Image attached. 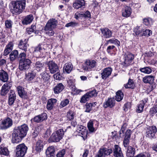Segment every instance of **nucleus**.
Instances as JSON below:
<instances>
[{
  "instance_id": "obj_1",
  "label": "nucleus",
  "mask_w": 157,
  "mask_h": 157,
  "mask_svg": "<svg viewBox=\"0 0 157 157\" xmlns=\"http://www.w3.org/2000/svg\"><path fill=\"white\" fill-rule=\"evenodd\" d=\"M29 128L26 124H23L16 127L12 134V142L13 143L20 142L22 138L26 135Z\"/></svg>"
},
{
  "instance_id": "obj_2",
  "label": "nucleus",
  "mask_w": 157,
  "mask_h": 157,
  "mask_svg": "<svg viewBox=\"0 0 157 157\" xmlns=\"http://www.w3.org/2000/svg\"><path fill=\"white\" fill-rule=\"evenodd\" d=\"M25 2L24 0L12 1L10 4V11L13 14H19L25 9Z\"/></svg>"
},
{
  "instance_id": "obj_3",
  "label": "nucleus",
  "mask_w": 157,
  "mask_h": 157,
  "mask_svg": "<svg viewBox=\"0 0 157 157\" xmlns=\"http://www.w3.org/2000/svg\"><path fill=\"white\" fill-rule=\"evenodd\" d=\"M28 148L24 144H21L17 146L15 150L16 157H23L26 153Z\"/></svg>"
},
{
  "instance_id": "obj_4",
  "label": "nucleus",
  "mask_w": 157,
  "mask_h": 157,
  "mask_svg": "<svg viewBox=\"0 0 157 157\" xmlns=\"http://www.w3.org/2000/svg\"><path fill=\"white\" fill-rule=\"evenodd\" d=\"M64 135V131L60 129L53 133L50 138V140L54 142H58L61 140Z\"/></svg>"
},
{
  "instance_id": "obj_5",
  "label": "nucleus",
  "mask_w": 157,
  "mask_h": 157,
  "mask_svg": "<svg viewBox=\"0 0 157 157\" xmlns=\"http://www.w3.org/2000/svg\"><path fill=\"white\" fill-rule=\"evenodd\" d=\"M33 53L36 57H40L42 58L44 57L47 55V52L45 49L42 48L40 44L35 48Z\"/></svg>"
},
{
  "instance_id": "obj_6",
  "label": "nucleus",
  "mask_w": 157,
  "mask_h": 157,
  "mask_svg": "<svg viewBox=\"0 0 157 157\" xmlns=\"http://www.w3.org/2000/svg\"><path fill=\"white\" fill-rule=\"evenodd\" d=\"M12 119L7 117L3 120L0 124V128L2 129H6L11 127L13 125Z\"/></svg>"
},
{
  "instance_id": "obj_7",
  "label": "nucleus",
  "mask_w": 157,
  "mask_h": 157,
  "mask_svg": "<svg viewBox=\"0 0 157 157\" xmlns=\"http://www.w3.org/2000/svg\"><path fill=\"white\" fill-rule=\"evenodd\" d=\"M96 62L93 60H87L84 63L82 66L83 69L85 71H89L95 67Z\"/></svg>"
},
{
  "instance_id": "obj_8",
  "label": "nucleus",
  "mask_w": 157,
  "mask_h": 157,
  "mask_svg": "<svg viewBox=\"0 0 157 157\" xmlns=\"http://www.w3.org/2000/svg\"><path fill=\"white\" fill-rule=\"evenodd\" d=\"M124 56V61L122 64L124 66L127 67L131 64L134 59V56L133 54L130 52L125 53Z\"/></svg>"
},
{
  "instance_id": "obj_9",
  "label": "nucleus",
  "mask_w": 157,
  "mask_h": 157,
  "mask_svg": "<svg viewBox=\"0 0 157 157\" xmlns=\"http://www.w3.org/2000/svg\"><path fill=\"white\" fill-rule=\"evenodd\" d=\"M112 152V150L111 148H100L98 153L96 155L95 157H105V155H109Z\"/></svg>"
},
{
  "instance_id": "obj_10",
  "label": "nucleus",
  "mask_w": 157,
  "mask_h": 157,
  "mask_svg": "<svg viewBox=\"0 0 157 157\" xmlns=\"http://www.w3.org/2000/svg\"><path fill=\"white\" fill-rule=\"evenodd\" d=\"M99 126L98 122L95 120H90L87 124V127L89 131L92 132H94Z\"/></svg>"
},
{
  "instance_id": "obj_11",
  "label": "nucleus",
  "mask_w": 157,
  "mask_h": 157,
  "mask_svg": "<svg viewBox=\"0 0 157 157\" xmlns=\"http://www.w3.org/2000/svg\"><path fill=\"white\" fill-rule=\"evenodd\" d=\"M31 63V61L29 59H27L23 61H20L19 68L21 70L28 69Z\"/></svg>"
},
{
  "instance_id": "obj_12",
  "label": "nucleus",
  "mask_w": 157,
  "mask_h": 157,
  "mask_svg": "<svg viewBox=\"0 0 157 157\" xmlns=\"http://www.w3.org/2000/svg\"><path fill=\"white\" fill-rule=\"evenodd\" d=\"M47 65L51 73L53 74L59 71V67L57 64L53 61H49Z\"/></svg>"
},
{
  "instance_id": "obj_13",
  "label": "nucleus",
  "mask_w": 157,
  "mask_h": 157,
  "mask_svg": "<svg viewBox=\"0 0 157 157\" xmlns=\"http://www.w3.org/2000/svg\"><path fill=\"white\" fill-rule=\"evenodd\" d=\"M157 132V129L155 126H152L147 128L146 132V136L150 139L153 138Z\"/></svg>"
},
{
  "instance_id": "obj_14",
  "label": "nucleus",
  "mask_w": 157,
  "mask_h": 157,
  "mask_svg": "<svg viewBox=\"0 0 157 157\" xmlns=\"http://www.w3.org/2000/svg\"><path fill=\"white\" fill-rule=\"evenodd\" d=\"M12 84L10 82H6L2 86L1 90V95L4 96L7 94L10 90Z\"/></svg>"
},
{
  "instance_id": "obj_15",
  "label": "nucleus",
  "mask_w": 157,
  "mask_h": 157,
  "mask_svg": "<svg viewBox=\"0 0 157 157\" xmlns=\"http://www.w3.org/2000/svg\"><path fill=\"white\" fill-rule=\"evenodd\" d=\"M58 22L55 19H50L47 22L44 27L54 29L56 28Z\"/></svg>"
},
{
  "instance_id": "obj_16",
  "label": "nucleus",
  "mask_w": 157,
  "mask_h": 157,
  "mask_svg": "<svg viewBox=\"0 0 157 157\" xmlns=\"http://www.w3.org/2000/svg\"><path fill=\"white\" fill-rule=\"evenodd\" d=\"M44 144L43 141L38 140L34 146L33 149L37 152H41L43 149Z\"/></svg>"
},
{
  "instance_id": "obj_17",
  "label": "nucleus",
  "mask_w": 157,
  "mask_h": 157,
  "mask_svg": "<svg viewBox=\"0 0 157 157\" xmlns=\"http://www.w3.org/2000/svg\"><path fill=\"white\" fill-rule=\"evenodd\" d=\"M101 77L102 79H105L110 75L112 71V69L110 67H108L104 69L102 71Z\"/></svg>"
},
{
  "instance_id": "obj_18",
  "label": "nucleus",
  "mask_w": 157,
  "mask_h": 157,
  "mask_svg": "<svg viewBox=\"0 0 157 157\" xmlns=\"http://www.w3.org/2000/svg\"><path fill=\"white\" fill-rule=\"evenodd\" d=\"M16 99V94L15 91L13 90H11L9 94L8 103L9 105H12Z\"/></svg>"
},
{
  "instance_id": "obj_19",
  "label": "nucleus",
  "mask_w": 157,
  "mask_h": 157,
  "mask_svg": "<svg viewBox=\"0 0 157 157\" xmlns=\"http://www.w3.org/2000/svg\"><path fill=\"white\" fill-rule=\"evenodd\" d=\"M115 101L113 98H109L105 101L103 103V107L105 108L108 107L112 108L115 105Z\"/></svg>"
},
{
  "instance_id": "obj_20",
  "label": "nucleus",
  "mask_w": 157,
  "mask_h": 157,
  "mask_svg": "<svg viewBox=\"0 0 157 157\" xmlns=\"http://www.w3.org/2000/svg\"><path fill=\"white\" fill-rule=\"evenodd\" d=\"M122 16L124 17H128L130 16L132 13L131 8L128 6H125L122 10Z\"/></svg>"
},
{
  "instance_id": "obj_21",
  "label": "nucleus",
  "mask_w": 157,
  "mask_h": 157,
  "mask_svg": "<svg viewBox=\"0 0 157 157\" xmlns=\"http://www.w3.org/2000/svg\"><path fill=\"white\" fill-rule=\"evenodd\" d=\"M47 115L46 113H44L35 117L34 118V121L37 122H42L47 119Z\"/></svg>"
},
{
  "instance_id": "obj_22",
  "label": "nucleus",
  "mask_w": 157,
  "mask_h": 157,
  "mask_svg": "<svg viewBox=\"0 0 157 157\" xmlns=\"http://www.w3.org/2000/svg\"><path fill=\"white\" fill-rule=\"evenodd\" d=\"M41 77V80L40 82H38L40 84H42L44 86L48 82L50 79V76L47 74L43 72L40 74Z\"/></svg>"
},
{
  "instance_id": "obj_23",
  "label": "nucleus",
  "mask_w": 157,
  "mask_h": 157,
  "mask_svg": "<svg viewBox=\"0 0 157 157\" xmlns=\"http://www.w3.org/2000/svg\"><path fill=\"white\" fill-rule=\"evenodd\" d=\"M101 33L103 36L105 38H109L111 37L112 32L107 28H105L101 29Z\"/></svg>"
},
{
  "instance_id": "obj_24",
  "label": "nucleus",
  "mask_w": 157,
  "mask_h": 157,
  "mask_svg": "<svg viewBox=\"0 0 157 157\" xmlns=\"http://www.w3.org/2000/svg\"><path fill=\"white\" fill-rule=\"evenodd\" d=\"M34 66L36 71H42L44 68V63L42 61H38L35 63Z\"/></svg>"
},
{
  "instance_id": "obj_25",
  "label": "nucleus",
  "mask_w": 157,
  "mask_h": 157,
  "mask_svg": "<svg viewBox=\"0 0 157 157\" xmlns=\"http://www.w3.org/2000/svg\"><path fill=\"white\" fill-rule=\"evenodd\" d=\"M57 100L56 99L51 98L48 100L47 102V108L48 110H51L56 105Z\"/></svg>"
},
{
  "instance_id": "obj_26",
  "label": "nucleus",
  "mask_w": 157,
  "mask_h": 157,
  "mask_svg": "<svg viewBox=\"0 0 157 157\" xmlns=\"http://www.w3.org/2000/svg\"><path fill=\"white\" fill-rule=\"evenodd\" d=\"M19 96L22 98H25L27 97V93L25 91L22 86H18L17 88Z\"/></svg>"
},
{
  "instance_id": "obj_27",
  "label": "nucleus",
  "mask_w": 157,
  "mask_h": 157,
  "mask_svg": "<svg viewBox=\"0 0 157 157\" xmlns=\"http://www.w3.org/2000/svg\"><path fill=\"white\" fill-rule=\"evenodd\" d=\"M85 3L84 0H76L73 3V6L75 8L78 9L84 6Z\"/></svg>"
},
{
  "instance_id": "obj_28",
  "label": "nucleus",
  "mask_w": 157,
  "mask_h": 157,
  "mask_svg": "<svg viewBox=\"0 0 157 157\" xmlns=\"http://www.w3.org/2000/svg\"><path fill=\"white\" fill-rule=\"evenodd\" d=\"M135 153V149L131 146H128L126 153V156L128 157H133Z\"/></svg>"
},
{
  "instance_id": "obj_29",
  "label": "nucleus",
  "mask_w": 157,
  "mask_h": 157,
  "mask_svg": "<svg viewBox=\"0 0 157 157\" xmlns=\"http://www.w3.org/2000/svg\"><path fill=\"white\" fill-rule=\"evenodd\" d=\"M64 86L62 83H59L54 88L53 90L55 94L60 93L63 90Z\"/></svg>"
},
{
  "instance_id": "obj_30",
  "label": "nucleus",
  "mask_w": 157,
  "mask_h": 157,
  "mask_svg": "<svg viewBox=\"0 0 157 157\" xmlns=\"http://www.w3.org/2000/svg\"><path fill=\"white\" fill-rule=\"evenodd\" d=\"M8 79V75L7 73L3 70H0V80L5 82Z\"/></svg>"
},
{
  "instance_id": "obj_31",
  "label": "nucleus",
  "mask_w": 157,
  "mask_h": 157,
  "mask_svg": "<svg viewBox=\"0 0 157 157\" xmlns=\"http://www.w3.org/2000/svg\"><path fill=\"white\" fill-rule=\"evenodd\" d=\"M55 148L53 146L48 147L47 149L46 154L47 157H54Z\"/></svg>"
},
{
  "instance_id": "obj_32",
  "label": "nucleus",
  "mask_w": 157,
  "mask_h": 157,
  "mask_svg": "<svg viewBox=\"0 0 157 157\" xmlns=\"http://www.w3.org/2000/svg\"><path fill=\"white\" fill-rule=\"evenodd\" d=\"M154 80V77L153 76L147 75L143 78V81L145 83L151 84L153 83Z\"/></svg>"
},
{
  "instance_id": "obj_33",
  "label": "nucleus",
  "mask_w": 157,
  "mask_h": 157,
  "mask_svg": "<svg viewBox=\"0 0 157 157\" xmlns=\"http://www.w3.org/2000/svg\"><path fill=\"white\" fill-rule=\"evenodd\" d=\"M73 66L71 63H66L65 64L63 67L64 72L69 73L73 69Z\"/></svg>"
},
{
  "instance_id": "obj_34",
  "label": "nucleus",
  "mask_w": 157,
  "mask_h": 157,
  "mask_svg": "<svg viewBox=\"0 0 157 157\" xmlns=\"http://www.w3.org/2000/svg\"><path fill=\"white\" fill-rule=\"evenodd\" d=\"M44 33L46 35L49 36H53L55 34V32L54 31V29L48 28L47 27H44Z\"/></svg>"
},
{
  "instance_id": "obj_35",
  "label": "nucleus",
  "mask_w": 157,
  "mask_h": 157,
  "mask_svg": "<svg viewBox=\"0 0 157 157\" xmlns=\"http://www.w3.org/2000/svg\"><path fill=\"white\" fill-rule=\"evenodd\" d=\"M33 19V17L32 15H28L24 19V20L22 21V23L23 24L25 25L29 24L32 22Z\"/></svg>"
},
{
  "instance_id": "obj_36",
  "label": "nucleus",
  "mask_w": 157,
  "mask_h": 157,
  "mask_svg": "<svg viewBox=\"0 0 157 157\" xmlns=\"http://www.w3.org/2000/svg\"><path fill=\"white\" fill-rule=\"evenodd\" d=\"M36 75V73L33 71H32L25 75V78L28 81H32L34 79Z\"/></svg>"
},
{
  "instance_id": "obj_37",
  "label": "nucleus",
  "mask_w": 157,
  "mask_h": 157,
  "mask_svg": "<svg viewBox=\"0 0 157 157\" xmlns=\"http://www.w3.org/2000/svg\"><path fill=\"white\" fill-rule=\"evenodd\" d=\"M18 51L15 50L11 52L9 56V58L10 61L14 60L18 57Z\"/></svg>"
},
{
  "instance_id": "obj_38",
  "label": "nucleus",
  "mask_w": 157,
  "mask_h": 157,
  "mask_svg": "<svg viewBox=\"0 0 157 157\" xmlns=\"http://www.w3.org/2000/svg\"><path fill=\"white\" fill-rule=\"evenodd\" d=\"M18 47L20 49L26 51L27 50L28 44L26 42H24L21 40L18 45Z\"/></svg>"
},
{
  "instance_id": "obj_39",
  "label": "nucleus",
  "mask_w": 157,
  "mask_h": 157,
  "mask_svg": "<svg viewBox=\"0 0 157 157\" xmlns=\"http://www.w3.org/2000/svg\"><path fill=\"white\" fill-rule=\"evenodd\" d=\"M146 101L145 100H142L140 102V104L137 106V112L138 113H140L143 111V109Z\"/></svg>"
},
{
  "instance_id": "obj_40",
  "label": "nucleus",
  "mask_w": 157,
  "mask_h": 157,
  "mask_svg": "<svg viewBox=\"0 0 157 157\" xmlns=\"http://www.w3.org/2000/svg\"><path fill=\"white\" fill-rule=\"evenodd\" d=\"M0 154L5 155H8L9 154L7 148L2 145L0 146Z\"/></svg>"
},
{
  "instance_id": "obj_41",
  "label": "nucleus",
  "mask_w": 157,
  "mask_h": 157,
  "mask_svg": "<svg viewBox=\"0 0 157 157\" xmlns=\"http://www.w3.org/2000/svg\"><path fill=\"white\" fill-rule=\"evenodd\" d=\"M124 87L126 88H130L133 89L135 87V85L133 80L130 78L129 79L128 82L124 85Z\"/></svg>"
},
{
  "instance_id": "obj_42",
  "label": "nucleus",
  "mask_w": 157,
  "mask_h": 157,
  "mask_svg": "<svg viewBox=\"0 0 157 157\" xmlns=\"http://www.w3.org/2000/svg\"><path fill=\"white\" fill-rule=\"evenodd\" d=\"M124 97L123 93L121 91H118L116 93V99L118 101H120L123 99Z\"/></svg>"
},
{
  "instance_id": "obj_43",
  "label": "nucleus",
  "mask_w": 157,
  "mask_h": 157,
  "mask_svg": "<svg viewBox=\"0 0 157 157\" xmlns=\"http://www.w3.org/2000/svg\"><path fill=\"white\" fill-rule=\"evenodd\" d=\"M41 126H39L36 127L33 132V137L35 138L36 137L39 133L40 132L41 129Z\"/></svg>"
},
{
  "instance_id": "obj_44",
  "label": "nucleus",
  "mask_w": 157,
  "mask_h": 157,
  "mask_svg": "<svg viewBox=\"0 0 157 157\" xmlns=\"http://www.w3.org/2000/svg\"><path fill=\"white\" fill-rule=\"evenodd\" d=\"M78 132L79 133V135L82 137L84 140L86 138L87 135V132L86 128L83 129L81 131Z\"/></svg>"
},
{
  "instance_id": "obj_45",
  "label": "nucleus",
  "mask_w": 157,
  "mask_h": 157,
  "mask_svg": "<svg viewBox=\"0 0 157 157\" xmlns=\"http://www.w3.org/2000/svg\"><path fill=\"white\" fill-rule=\"evenodd\" d=\"M140 71L143 73L149 74L151 72L152 70L149 67H146L140 68Z\"/></svg>"
},
{
  "instance_id": "obj_46",
  "label": "nucleus",
  "mask_w": 157,
  "mask_h": 157,
  "mask_svg": "<svg viewBox=\"0 0 157 157\" xmlns=\"http://www.w3.org/2000/svg\"><path fill=\"white\" fill-rule=\"evenodd\" d=\"M107 44H113L118 46L120 45V42L117 39L113 38L109 40L107 42Z\"/></svg>"
},
{
  "instance_id": "obj_47",
  "label": "nucleus",
  "mask_w": 157,
  "mask_h": 157,
  "mask_svg": "<svg viewBox=\"0 0 157 157\" xmlns=\"http://www.w3.org/2000/svg\"><path fill=\"white\" fill-rule=\"evenodd\" d=\"M143 29L141 28L140 27H136L134 29V31L136 35H140L141 36V35L143 33Z\"/></svg>"
},
{
  "instance_id": "obj_48",
  "label": "nucleus",
  "mask_w": 157,
  "mask_h": 157,
  "mask_svg": "<svg viewBox=\"0 0 157 157\" xmlns=\"http://www.w3.org/2000/svg\"><path fill=\"white\" fill-rule=\"evenodd\" d=\"M75 113L71 110H69L67 113V117L68 119L71 120L73 119Z\"/></svg>"
},
{
  "instance_id": "obj_49",
  "label": "nucleus",
  "mask_w": 157,
  "mask_h": 157,
  "mask_svg": "<svg viewBox=\"0 0 157 157\" xmlns=\"http://www.w3.org/2000/svg\"><path fill=\"white\" fill-rule=\"evenodd\" d=\"M114 155L119 154V153H122L121 148L117 145H114Z\"/></svg>"
},
{
  "instance_id": "obj_50",
  "label": "nucleus",
  "mask_w": 157,
  "mask_h": 157,
  "mask_svg": "<svg viewBox=\"0 0 157 157\" xmlns=\"http://www.w3.org/2000/svg\"><path fill=\"white\" fill-rule=\"evenodd\" d=\"M152 34V31L151 30L147 29L144 30V29H143V33L141 35V36H149L151 35Z\"/></svg>"
},
{
  "instance_id": "obj_51",
  "label": "nucleus",
  "mask_w": 157,
  "mask_h": 157,
  "mask_svg": "<svg viewBox=\"0 0 157 157\" xmlns=\"http://www.w3.org/2000/svg\"><path fill=\"white\" fill-rule=\"evenodd\" d=\"M69 101L68 99H65L62 100L60 102L59 106L60 108H62L66 106L69 103Z\"/></svg>"
},
{
  "instance_id": "obj_52",
  "label": "nucleus",
  "mask_w": 157,
  "mask_h": 157,
  "mask_svg": "<svg viewBox=\"0 0 157 157\" xmlns=\"http://www.w3.org/2000/svg\"><path fill=\"white\" fill-rule=\"evenodd\" d=\"M13 24L12 21L10 20H7L5 21V26L6 28L8 29H10L12 27Z\"/></svg>"
},
{
  "instance_id": "obj_53",
  "label": "nucleus",
  "mask_w": 157,
  "mask_h": 157,
  "mask_svg": "<svg viewBox=\"0 0 157 157\" xmlns=\"http://www.w3.org/2000/svg\"><path fill=\"white\" fill-rule=\"evenodd\" d=\"M144 23L146 25H150L152 24V20L149 18H145L143 20Z\"/></svg>"
},
{
  "instance_id": "obj_54",
  "label": "nucleus",
  "mask_w": 157,
  "mask_h": 157,
  "mask_svg": "<svg viewBox=\"0 0 157 157\" xmlns=\"http://www.w3.org/2000/svg\"><path fill=\"white\" fill-rule=\"evenodd\" d=\"M89 98L90 97L86 93L80 99V101L82 103H85L89 100Z\"/></svg>"
},
{
  "instance_id": "obj_55",
  "label": "nucleus",
  "mask_w": 157,
  "mask_h": 157,
  "mask_svg": "<svg viewBox=\"0 0 157 157\" xmlns=\"http://www.w3.org/2000/svg\"><path fill=\"white\" fill-rule=\"evenodd\" d=\"M86 94L88 96H89L90 98L96 96L98 94V93L96 91V90H94L87 92Z\"/></svg>"
},
{
  "instance_id": "obj_56",
  "label": "nucleus",
  "mask_w": 157,
  "mask_h": 157,
  "mask_svg": "<svg viewBox=\"0 0 157 157\" xmlns=\"http://www.w3.org/2000/svg\"><path fill=\"white\" fill-rule=\"evenodd\" d=\"M156 113H157V106H155L150 109L149 113L152 116Z\"/></svg>"
},
{
  "instance_id": "obj_57",
  "label": "nucleus",
  "mask_w": 157,
  "mask_h": 157,
  "mask_svg": "<svg viewBox=\"0 0 157 157\" xmlns=\"http://www.w3.org/2000/svg\"><path fill=\"white\" fill-rule=\"evenodd\" d=\"M115 48V46L113 45L108 46L107 48V52L110 55H113V54L111 52Z\"/></svg>"
},
{
  "instance_id": "obj_58",
  "label": "nucleus",
  "mask_w": 157,
  "mask_h": 157,
  "mask_svg": "<svg viewBox=\"0 0 157 157\" xmlns=\"http://www.w3.org/2000/svg\"><path fill=\"white\" fill-rule=\"evenodd\" d=\"M93 106V103L87 104L86 105V109L85 112H89L91 110L92 107Z\"/></svg>"
},
{
  "instance_id": "obj_59",
  "label": "nucleus",
  "mask_w": 157,
  "mask_h": 157,
  "mask_svg": "<svg viewBox=\"0 0 157 157\" xmlns=\"http://www.w3.org/2000/svg\"><path fill=\"white\" fill-rule=\"evenodd\" d=\"M84 13L82 12H77L75 15V17L76 19H78L79 17H84Z\"/></svg>"
},
{
  "instance_id": "obj_60",
  "label": "nucleus",
  "mask_w": 157,
  "mask_h": 157,
  "mask_svg": "<svg viewBox=\"0 0 157 157\" xmlns=\"http://www.w3.org/2000/svg\"><path fill=\"white\" fill-rule=\"evenodd\" d=\"M65 153V150L64 149H62L59 151L57 154V157H63Z\"/></svg>"
},
{
  "instance_id": "obj_61",
  "label": "nucleus",
  "mask_w": 157,
  "mask_h": 157,
  "mask_svg": "<svg viewBox=\"0 0 157 157\" xmlns=\"http://www.w3.org/2000/svg\"><path fill=\"white\" fill-rule=\"evenodd\" d=\"M129 142V139L124 138L123 140V144L124 147H128Z\"/></svg>"
},
{
  "instance_id": "obj_62",
  "label": "nucleus",
  "mask_w": 157,
  "mask_h": 157,
  "mask_svg": "<svg viewBox=\"0 0 157 157\" xmlns=\"http://www.w3.org/2000/svg\"><path fill=\"white\" fill-rule=\"evenodd\" d=\"M127 126V124L126 123H124L123 124L120 132V134L124 133L125 129L126 128Z\"/></svg>"
},
{
  "instance_id": "obj_63",
  "label": "nucleus",
  "mask_w": 157,
  "mask_h": 157,
  "mask_svg": "<svg viewBox=\"0 0 157 157\" xmlns=\"http://www.w3.org/2000/svg\"><path fill=\"white\" fill-rule=\"evenodd\" d=\"M131 131L130 130H128L126 132L124 138L130 139V137Z\"/></svg>"
},
{
  "instance_id": "obj_64",
  "label": "nucleus",
  "mask_w": 157,
  "mask_h": 157,
  "mask_svg": "<svg viewBox=\"0 0 157 157\" xmlns=\"http://www.w3.org/2000/svg\"><path fill=\"white\" fill-rule=\"evenodd\" d=\"M20 57L21 58L20 61H23L27 59L26 58V54L25 53H22L20 54Z\"/></svg>"
}]
</instances>
